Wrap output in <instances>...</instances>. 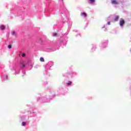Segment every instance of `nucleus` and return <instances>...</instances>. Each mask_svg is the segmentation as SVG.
<instances>
[{
	"label": "nucleus",
	"mask_w": 131,
	"mask_h": 131,
	"mask_svg": "<svg viewBox=\"0 0 131 131\" xmlns=\"http://www.w3.org/2000/svg\"><path fill=\"white\" fill-rule=\"evenodd\" d=\"M111 4L112 5H118L119 2L117 0H112Z\"/></svg>",
	"instance_id": "1"
},
{
	"label": "nucleus",
	"mask_w": 131,
	"mask_h": 131,
	"mask_svg": "<svg viewBox=\"0 0 131 131\" xmlns=\"http://www.w3.org/2000/svg\"><path fill=\"white\" fill-rule=\"evenodd\" d=\"M124 24L125 20L123 19H121V20H120V26L123 27Z\"/></svg>",
	"instance_id": "2"
},
{
	"label": "nucleus",
	"mask_w": 131,
	"mask_h": 131,
	"mask_svg": "<svg viewBox=\"0 0 131 131\" xmlns=\"http://www.w3.org/2000/svg\"><path fill=\"white\" fill-rule=\"evenodd\" d=\"M80 15L81 16H83L84 18H86L87 14L85 13H81Z\"/></svg>",
	"instance_id": "3"
},
{
	"label": "nucleus",
	"mask_w": 131,
	"mask_h": 131,
	"mask_svg": "<svg viewBox=\"0 0 131 131\" xmlns=\"http://www.w3.org/2000/svg\"><path fill=\"white\" fill-rule=\"evenodd\" d=\"M119 18V16L118 15L116 16L114 20L115 21H118Z\"/></svg>",
	"instance_id": "4"
},
{
	"label": "nucleus",
	"mask_w": 131,
	"mask_h": 131,
	"mask_svg": "<svg viewBox=\"0 0 131 131\" xmlns=\"http://www.w3.org/2000/svg\"><path fill=\"white\" fill-rule=\"evenodd\" d=\"M5 28H6V27L4 25H1V27H0V29L2 30H4L5 29Z\"/></svg>",
	"instance_id": "5"
},
{
	"label": "nucleus",
	"mask_w": 131,
	"mask_h": 131,
	"mask_svg": "<svg viewBox=\"0 0 131 131\" xmlns=\"http://www.w3.org/2000/svg\"><path fill=\"white\" fill-rule=\"evenodd\" d=\"M39 61L41 62H45V59L43 57H40V59H39Z\"/></svg>",
	"instance_id": "6"
},
{
	"label": "nucleus",
	"mask_w": 131,
	"mask_h": 131,
	"mask_svg": "<svg viewBox=\"0 0 131 131\" xmlns=\"http://www.w3.org/2000/svg\"><path fill=\"white\" fill-rule=\"evenodd\" d=\"M26 124V122H24V121H23L22 123H21V125L22 126H25Z\"/></svg>",
	"instance_id": "7"
},
{
	"label": "nucleus",
	"mask_w": 131,
	"mask_h": 131,
	"mask_svg": "<svg viewBox=\"0 0 131 131\" xmlns=\"http://www.w3.org/2000/svg\"><path fill=\"white\" fill-rule=\"evenodd\" d=\"M67 85H72V82L69 81L68 83H67Z\"/></svg>",
	"instance_id": "8"
},
{
	"label": "nucleus",
	"mask_w": 131,
	"mask_h": 131,
	"mask_svg": "<svg viewBox=\"0 0 131 131\" xmlns=\"http://www.w3.org/2000/svg\"><path fill=\"white\" fill-rule=\"evenodd\" d=\"M89 1L90 2V3H94L95 2V0H89Z\"/></svg>",
	"instance_id": "9"
},
{
	"label": "nucleus",
	"mask_w": 131,
	"mask_h": 131,
	"mask_svg": "<svg viewBox=\"0 0 131 131\" xmlns=\"http://www.w3.org/2000/svg\"><path fill=\"white\" fill-rule=\"evenodd\" d=\"M25 56H26V54L24 53H23V54H22V57H25Z\"/></svg>",
	"instance_id": "10"
},
{
	"label": "nucleus",
	"mask_w": 131,
	"mask_h": 131,
	"mask_svg": "<svg viewBox=\"0 0 131 131\" xmlns=\"http://www.w3.org/2000/svg\"><path fill=\"white\" fill-rule=\"evenodd\" d=\"M15 34V32H12V35H14Z\"/></svg>",
	"instance_id": "11"
},
{
	"label": "nucleus",
	"mask_w": 131,
	"mask_h": 131,
	"mask_svg": "<svg viewBox=\"0 0 131 131\" xmlns=\"http://www.w3.org/2000/svg\"><path fill=\"white\" fill-rule=\"evenodd\" d=\"M39 42H40V43L42 42V40L41 39H39Z\"/></svg>",
	"instance_id": "12"
},
{
	"label": "nucleus",
	"mask_w": 131,
	"mask_h": 131,
	"mask_svg": "<svg viewBox=\"0 0 131 131\" xmlns=\"http://www.w3.org/2000/svg\"><path fill=\"white\" fill-rule=\"evenodd\" d=\"M8 49H11V45L8 46Z\"/></svg>",
	"instance_id": "13"
},
{
	"label": "nucleus",
	"mask_w": 131,
	"mask_h": 131,
	"mask_svg": "<svg viewBox=\"0 0 131 131\" xmlns=\"http://www.w3.org/2000/svg\"><path fill=\"white\" fill-rule=\"evenodd\" d=\"M25 67V64H23L22 65V68H24Z\"/></svg>",
	"instance_id": "14"
},
{
	"label": "nucleus",
	"mask_w": 131,
	"mask_h": 131,
	"mask_svg": "<svg viewBox=\"0 0 131 131\" xmlns=\"http://www.w3.org/2000/svg\"><path fill=\"white\" fill-rule=\"evenodd\" d=\"M111 23L110 21L107 22V25H110Z\"/></svg>",
	"instance_id": "15"
},
{
	"label": "nucleus",
	"mask_w": 131,
	"mask_h": 131,
	"mask_svg": "<svg viewBox=\"0 0 131 131\" xmlns=\"http://www.w3.org/2000/svg\"><path fill=\"white\" fill-rule=\"evenodd\" d=\"M57 35V34L56 33H55V35H54V36H56Z\"/></svg>",
	"instance_id": "16"
},
{
	"label": "nucleus",
	"mask_w": 131,
	"mask_h": 131,
	"mask_svg": "<svg viewBox=\"0 0 131 131\" xmlns=\"http://www.w3.org/2000/svg\"><path fill=\"white\" fill-rule=\"evenodd\" d=\"M130 51L131 52V49H130Z\"/></svg>",
	"instance_id": "17"
}]
</instances>
